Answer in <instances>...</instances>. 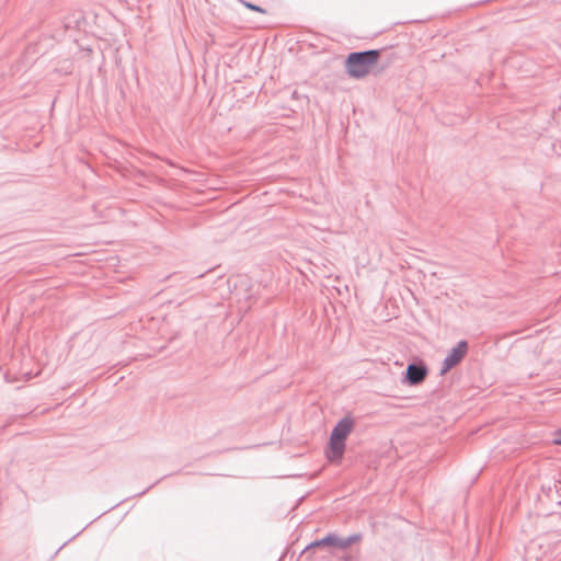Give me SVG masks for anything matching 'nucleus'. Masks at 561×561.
Returning a JSON list of instances; mask_svg holds the SVG:
<instances>
[{"label":"nucleus","mask_w":561,"mask_h":561,"mask_svg":"<svg viewBox=\"0 0 561 561\" xmlns=\"http://www.w3.org/2000/svg\"><path fill=\"white\" fill-rule=\"evenodd\" d=\"M243 4H244L248 9L252 10V11H256V12H261V13H263V12H264V9H262L261 7H259V5H256V4H253V3H250V2H245V1H243Z\"/></svg>","instance_id":"nucleus-6"},{"label":"nucleus","mask_w":561,"mask_h":561,"mask_svg":"<svg viewBox=\"0 0 561 561\" xmlns=\"http://www.w3.org/2000/svg\"><path fill=\"white\" fill-rule=\"evenodd\" d=\"M467 352H468L467 341H465V340L459 341L457 343V345L455 347H453L451 351L445 357L443 365H442L440 374L444 375L448 370H450L453 367L458 365L461 362V359L465 357Z\"/></svg>","instance_id":"nucleus-4"},{"label":"nucleus","mask_w":561,"mask_h":561,"mask_svg":"<svg viewBox=\"0 0 561 561\" xmlns=\"http://www.w3.org/2000/svg\"><path fill=\"white\" fill-rule=\"evenodd\" d=\"M553 443L557 445H561V431L556 434Z\"/></svg>","instance_id":"nucleus-7"},{"label":"nucleus","mask_w":561,"mask_h":561,"mask_svg":"<svg viewBox=\"0 0 561 561\" xmlns=\"http://www.w3.org/2000/svg\"><path fill=\"white\" fill-rule=\"evenodd\" d=\"M362 536L359 534H353L347 537H340L334 533L328 534L325 537L319 540L312 541L306 549H311L320 546H329L345 550L355 542L359 541Z\"/></svg>","instance_id":"nucleus-3"},{"label":"nucleus","mask_w":561,"mask_h":561,"mask_svg":"<svg viewBox=\"0 0 561 561\" xmlns=\"http://www.w3.org/2000/svg\"><path fill=\"white\" fill-rule=\"evenodd\" d=\"M379 57L378 49L351 53L345 60V71L351 78L362 79L370 72Z\"/></svg>","instance_id":"nucleus-2"},{"label":"nucleus","mask_w":561,"mask_h":561,"mask_svg":"<svg viewBox=\"0 0 561 561\" xmlns=\"http://www.w3.org/2000/svg\"><path fill=\"white\" fill-rule=\"evenodd\" d=\"M353 427L354 420L351 416H344L333 427L330 435L329 447L325 450V456L330 462H339L342 460L345 450V442L353 431Z\"/></svg>","instance_id":"nucleus-1"},{"label":"nucleus","mask_w":561,"mask_h":561,"mask_svg":"<svg viewBox=\"0 0 561 561\" xmlns=\"http://www.w3.org/2000/svg\"><path fill=\"white\" fill-rule=\"evenodd\" d=\"M427 375V368L423 364L411 363L407 367L405 379L409 385L415 386L421 383Z\"/></svg>","instance_id":"nucleus-5"}]
</instances>
